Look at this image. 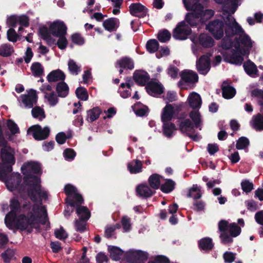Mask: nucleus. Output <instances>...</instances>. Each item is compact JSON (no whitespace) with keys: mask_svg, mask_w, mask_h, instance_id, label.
<instances>
[{"mask_svg":"<svg viewBox=\"0 0 263 263\" xmlns=\"http://www.w3.org/2000/svg\"><path fill=\"white\" fill-rule=\"evenodd\" d=\"M24 186H27V193L30 199L33 202L37 201L36 194L41 195V179L40 177L32 174H27L23 177V183H21V179H18L15 184H12L8 188L11 191L15 189L20 192L24 191Z\"/></svg>","mask_w":263,"mask_h":263,"instance_id":"f257e3e1","label":"nucleus"},{"mask_svg":"<svg viewBox=\"0 0 263 263\" xmlns=\"http://www.w3.org/2000/svg\"><path fill=\"white\" fill-rule=\"evenodd\" d=\"M9 211L5 216L4 221L8 228H12V223L17 221V226L24 228L25 223L27 222V216L25 214L16 215L21 210V203L16 197H13L10 200Z\"/></svg>","mask_w":263,"mask_h":263,"instance_id":"f03ea898","label":"nucleus"},{"mask_svg":"<svg viewBox=\"0 0 263 263\" xmlns=\"http://www.w3.org/2000/svg\"><path fill=\"white\" fill-rule=\"evenodd\" d=\"M43 207H40L37 204H34L32 205V211L33 212H28L27 216V223H25V225H24V228L18 227L17 226V222L16 221L14 223H12V228H8L9 230H19L21 231H24L26 230L27 233L30 234L32 232V229L33 228H36L35 225L38 224L39 220L38 218L41 217L40 214L38 213V211Z\"/></svg>","mask_w":263,"mask_h":263,"instance_id":"7ed1b4c3","label":"nucleus"},{"mask_svg":"<svg viewBox=\"0 0 263 263\" xmlns=\"http://www.w3.org/2000/svg\"><path fill=\"white\" fill-rule=\"evenodd\" d=\"M185 8L187 11H191L186 14L184 20L185 23H187V25L190 27H197L199 21L200 22V17L201 14L198 12L200 11V8H202L201 4L200 3H194L193 5L189 6L187 4H185Z\"/></svg>","mask_w":263,"mask_h":263,"instance_id":"20e7f679","label":"nucleus"},{"mask_svg":"<svg viewBox=\"0 0 263 263\" xmlns=\"http://www.w3.org/2000/svg\"><path fill=\"white\" fill-rule=\"evenodd\" d=\"M224 24L222 20L215 19L206 25L205 29L217 40L222 38L224 32Z\"/></svg>","mask_w":263,"mask_h":263,"instance_id":"39448f33","label":"nucleus"},{"mask_svg":"<svg viewBox=\"0 0 263 263\" xmlns=\"http://www.w3.org/2000/svg\"><path fill=\"white\" fill-rule=\"evenodd\" d=\"M64 193L67 196L65 198L66 204L70 205V201L79 204L84 203V199L81 194L78 193L76 187L70 184H67L64 186Z\"/></svg>","mask_w":263,"mask_h":263,"instance_id":"423d86ee","label":"nucleus"},{"mask_svg":"<svg viewBox=\"0 0 263 263\" xmlns=\"http://www.w3.org/2000/svg\"><path fill=\"white\" fill-rule=\"evenodd\" d=\"M27 133L31 134L35 140L41 141L49 137L50 129L48 126L42 128L41 125L36 124L30 126L27 130Z\"/></svg>","mask_w":263,"mask_h":263,"instance_id":"0eeeda50","label":"nucleus"},{"mask_svg":"<svg viewBox=\"0 0 263 263\" xmlns=\"http://www.w3.org/2000/svg\"><path fill=\"white\" fill-rule=\"evenodd\" d=\"M224 22V33L225 34L230 35H235L241 32H243V29L237 23L235 18L229 13L226 16V19L223 21Z\"/></svg>","mask_w":263,"mask_h":263,"instance_id":"6e6552de","label":"nucleus"},{"mask_svg":"<svg viewBox=\"0 0 263 263\" xmlns=\"http://www.w3.org/2000/svg\"><path fill=\"white\" fill-rule=\"evenodd\" d=\"M191 33V27L186 24L185 21H182L179 23L174 29L173 36L177 40H184L186 39Z\"/></svg>","mask_w":263,"mask_h":263,"instance_id":"1a4fd4ad","label":"nucleus"},{"mask_svg":"<svg viewBox=\"0 0 263 263\" xmlns=\"http://www.w3.org/2000/svg\"><path fill=\"white\" fill-rule=\"evenodd\" d=\"M234 46L235 49H232L230 53L227 55L228 62L236 65H241L244 61L243 57L240 55L242 49L238 43L234 44Z\"/></svg>","mask_w":263,"mask_h":263,"instance_id":"9d476101","label":"nucleus"},{"mask_svg":"<svg viewBox=\"0 0 263 263\" xmlns=\"http://www.w3.org/2000/svg\"><path fill=\"white\" fill-rule=\"evenodd\" d=\"M48 29L50 34L55 37L67 34V26L62 21H54Z\"/></svg>","mask_w":263,"mask_h":263,"instance_id":"9b49d317","label":"nucleus"},{"mask_svg":"<svg viewBox=\"0 0 263 263\" xmlns=\"http://www.w3.org/2000/svg\"><path fill=\"white\" fill-rule=\"evenodd\" d=\"M129 11L132 15L139 18H143L148 15V9L140 3L131 4L129 6Z\"/></svg>","mask_w":263,"mask_h":263,"instance_id":"f8f14e48","label":"nucleus"},{"mask_svg":"<svg viewBox=\"0 0 263 263\" xmlns=\"http://www.w3.org/2000/svg\"><path fill=\"white\" fill-rule=\"evenodd\" d=\"M22 103L26 107L32 108L34 104L37 103V96L35 90L31 89L28 91V94L22 95L21 96Z\"/></svg>","mask_w":263,"mask_h":263,"instance_id":"ddd939ff","label":"nucleus"},{"mask_svg":"<svg viewBox=\"0 0 263 263\" xmlns=\"http://www.w3.org/2000/svg\"><path fill=\"white\" fill-rule=\"evenodd\" d=\"M83 203L79 204L70 201V206L76 208V213L80 219L88 220L90 217V212L86 206H82Z\"/></svg>","mask_w":263,"mask_h":263,"instance_id":"4468645a","label":"nucleus"},{"mask_svg":"<svg viewBox=\"0 0 263 263\" xmlns=\"http://www.w3.org/2000/svg\"><path fill=\"white\" fill-rule=\"evenodd\" d=\"M196 67L200 74L206 75L211 68L209 58L205 55L201 56L196 62Z\"/></svg>","mask_w":263,"mask_h":263,"instance_id":"2eb2a0df","label":"nucleus"},{"mask_svg":"<svg viewBox=\"0 0 263 263\" xmlns=\"http://www.w3.org/2000/svg\"><path fill=\"white\" fill-rule=\"evenodd\" d=\"M147 92L151 96L156 97L163 93V86L154 81L148 82L145 86Z\"/></svg>","mask_w":263,"mask_h":263,"instance_id":"dca6fc26","label":"nucleus"},{"mask_svg":"<svg viewBox=\"0 0 263 263\" xmlns=\"http://www.w3.org/2000/svg\"><path fill=\"white\" fill-rule=\"evenodd\" d=\"M127 256L130 261L139 263H145L148 259L147 253L141 250L129 252Z\"/></svg>","mask_w":263,"mask_h":263,"instance_id":"f3484780","label":"nucleus"},{"mask_svg":"<svg viewBox=\"0 0 263 263\" xmlns=\"http://www.w3.org/2000/svg\"><path fill=\"white\" fill-rule=\"evenodd\" d=\"M181 79L186 83L195 84L198 81V76L195 72L185 69L180 73Z\"/></svg>","mask_w":263,"mask_h":263,"instance_id":"a211bd4d","label":"nucleus"},{"mask_svg":"<svg viewBox=\"0 0 263 263\" xmlns=\"http://www.w3.org/2000/svg\"><path fill=\"white\" fill-rule=\"evenodd\" d=\"M21 169L25 176L28 174L26 172L28 171L31 172L35 174L42 173L41 164L36 162H29L25 163L22 166Z\"/></svg>","mask_w":263,"mask_h":263,"instance_id":"6ab92c4d","label":"nucleus"},{"mask_svg":"<svg viewBox=\"0 0 263 263\" xmlns=\"http://www.w3.org/2000/svg\"><path fill=\"white\" fill-rule=\"evenodd\" d=\"M133 79L136 84L140 86H145L150 79L148 73L144 71H135L133 74Z\"/></svg>","mask_w":263,"mask_h":263,"instance_id":"aec40b11","label":"nucleus"},{"mask_svg":"<svg viewBox=\"0 0 263 263\" xmlns=\"http://www.w3.org/2000/svg\"><path fill=\"white\" fill-rule=\"evenodd\" d=\"M11 149L12 148L10 146L2 147L1 149V159L2 161L5 164L13 165L15 162L14 155L8 151V150Z\"/></svg>","mask_w":263,"mask_h":263,"instance_id":"412c9836","label":"nucleus"},{"mask_svg":"<svg viewBox=\"0 0 263 263\" xmlns=\"http://www.w3.org/2000/svg\"><path fill=\"white\" fill-rule=\"evenodd\" d=\"M136 193L140 197L147 198L152 197L156 192L153 191L147 184H141L137 186Z\"/></svg>","mask_w":263,"mask_h":263,"instance_id":"4be33fe9","label":"nucleus"},{"mask_svg":"<svg viewBox=\"0 0 263 263\" xmlns=\"http://www.w3.org/2000/svg\"><path fill=\"white\" fill-rule=\"evenodd\" d=\"M174 114V107L172 104L167 103L162 109L161 116V121L166 122V121H171Z\"/></svg>","mask_w":263,"mask_h":263,"instance_id":"5701e85b","label":"nucleus"},{"mask_svg":"<svg viewBox=\"0 0 263 263\" xmlns=\"http://www.w3.org/2000/svg\"><path fill=\"white\" fill-rule=\"evenodd\" d=\"M119 20L116 17H110L104 21L103 26L104 29L109 31H116L119 27Z\"/></svg>","mask_w":263,"mask_h":263,"instance_id":"b1692460","label":"nucleus"},{"mask_svg":"<svg viewBox=\"0 0 263 263\" xmlns=\"http://www.w3.org/2000/svg\"><path fill=\"white\" fill-rule=\"evenodd\" d=\"M190 106L194 109H199L202 104L200 96L196 92H192L187 99Z\"/></svg>","mask_w":263,"mask_h":263,"instance_id":"393cba45","label":"nucleus"},{"mask_svg":"<svg viewBox=\"0 0 263 263\" xmlns=\"http://www.w3.org/2000/svg\"><path fill=\"white\" fill-rule=\"evenodd\" d=\"M236 34L239 36V37H236L235 38V44L238 43L240 46V44H241L244 47L249 48V49L252 48V43L251 39L247 34L245 33L244 31L243 32Z\"/></svg>","mask_w":263,"mask_h":263,"instance_id":"a878e982","label":"nucleus"},{"mask_svg":"<svg viewBox=\"0 0 263 263\" xmlns=\"http://www.w3.org/2000/svg\"><path fill=\"white\" fill-rule=\"evenodd\" d=\"M222 96L226 99L233 98L236 94V89L230 86L226 81H224L221 86Z\"/></svg>","mask_w":263,"mask_h":263,"instance_id":"bb28decb","label":"nucleus"},{"mask_svg":"<svg viewBox=\"0 0 263 263\" xmlns=\"http://www.w3.org/2000/svg\"><path fill=\"white\" fill-rule=\"evenodd\" d=\"M65 78V73L59 69L51 71L47 77V80L50 83L59 81H64Z\"/></svg>","mask_w":263,"mask_h":263,"instance_id":"cd10ccee","label":"nucleus"},{"mask_svg":"<svg viewBox=\"0 0 263 263\" xmlns=\"http://www.w3.org/2000/svg\"><path fill=\"white\" fill-rule=\"evenodd\" d=\"M195 126L190 119H186L181 121L179 124V130L183 134L194 132Z\"/></svg>","mask_w":263,"mask_h":263,"instance_id":"c85d7f7f","label":"nucleus"},{"mask_svg":"<svg viewBox=\"0 0 263 263\" xmlns=\"http://www.w3.org/2000/svg\"><path fill=\"white\" fill-rule=\"evenodd\" d=\"M39 33L43 39L46 41V43L49 46L56 45L55 40L51 37V34L48 28L46 26H44L40 28Z\"/></svg>","mask_w":263,"mask_h":263,"instance_id":"c756f323","label":"nucleus"},{"mask_svg":"<svg viewBox=\"0 0 263 263\" xmlns=\"http://www.w3.org/2000/svg\"><path fill=\"white\" fill-rule=\"evenodd\" d=\"M115 66L116 67H119L121 68L132 70L134 68V64L130 58L123 57L117 61Z\"/></svg>","mask_w":263,"mask_h":263,"instance_id":"7c9ffc66","label":"nucleus"},{"mask_svg":"<svg viewBox=\"0 0 263 263\" xmlns=\"http://www.w3.org/2000/svg\"><path fill=\"white\" fill-rule=\"evenodd\" d=\"M108 251L110 253L111 259L115 261L121 259L124 253V251L121 249L114 246H108Z\"/></svg>","mask_w":263,"mask_h":263,"instance_id":"2f4dec72","label":"nucleus"},{"mask_svg":"<svg viewBox=\"0 0 263 263\" xmlns=\"http://www.w3.org/2000/svg\"><path fill=\"white\" fill-rule=\"evenodd\" d=\"M199 248L201 250L210 251L214 247V244L212 238L210 237H204L200 239L198 242Z\"/></svg>","mask_w":263,"mask_h":263,"instance_id":"473e14b6","label":"nucleus"},{"mask_svg":"<svg viewBox=\"0 0 263 263\" xmlns=\"http://www.w3.org/2000/svg\"><path fill=\"white\" fill-rule=\"evenodd\" d=\"M142 163L141 161L133 160L127 164V168L131 174H137L142 172Z\"/></svg>","mask_w":263,"mask_h":263,"instance_id":"72a5a7b5","label":"nucleus"},{"mask_svg":"<svg viewBox=\"0 0 263 263\" xmlns=\"http://www.w3.org/2000/svg\"><path fill=\"white\" fill-rule=\"evenodd\" d=\"M56 91L58 97L65 98L68 95L69 87L64 81H61L57 85Z\"/></svg>","mask_w":263,"mask_h":263,"instance_id":"f704fd0d","label":"nucleus"},{"mask_svg":"<svg viewBox=\"0 0 263 263\" xmlns=\"http://www.w3.org/2000/svg\"><path fill=\"white\" fill-rule=\"evenodd\" d=\"M199 44L204 48H211L214 45L213 38L206 34H201L199 37Z\"/></svg>","mask_w":263,"mask_h":263,"instance_id":"c9c22d12","label":"nucleus"},{"mask_svg":"<svg viewBox=\"0 0 263 263\" xmlns=\"http://www.w3.org/2000/svg\"><path fill=\"white\" fill-rule=\"evenodd\" d=\"M162 129L163 135L167 138H171L173 136V133L174 130H177V128L174 123L170 121L162 122Z\"/></svg>","mask_w":263,"mask_h":263,"instance_id":"e433bc0d","label":"nucleus"},{"mask_svg":"<svg viewBox=\"0 0 263 263\" xmlns=\"http://www.w3.org/2000/svg\"><path fill=\"white\" fill-rule=\"evenodd\" d=\"M176 182L171 179H166L164 183L160 185V190L164 193L168 194L175 188Z\"/></svg>","mask_w":263,"mask_h":263,"instance_id":"4c0bfd02","label":"nucleus"},{"mask_svg":"<svg viewBox=\"0 0 263 263\" xmlns=\"http://www.w3.org/2000/svg\"><path fill=\"white\" fill-rule=\"evenodd\" d=\"M243 67L245 72L250 76L257 74L258 72L256 65L250 60L243 63Z\"/></svg>","mask_w":263,"mask_h":263,"instance_id":"58836bf2","label":"nucleus"},{"mask_svg":"<svg viewBox=\"0 0 263 263\" xmlns=\"http://www.w3.org/2000/svg\"><path fill=\"white\" fill-rule=\"evenodd\" d=\"M87 120L88 122L91 123L99 118L100 114L102 113V110L100 107H96L87 110Z\"/></svg>","mask_w":263,"mask_h":263,"instance_id":"ea45409f","label":"nucleus"},{"mask_svg":"<svg viewBox=\"0 0 263 263\" xmlns=\"http://www.w3.org/2000/svg\"><path fill=\"white\" fill-rule=\"evenodd\" d=\"M202 8H200V11L198 12L201 14L200 22L201 23H204L209 19H210L215 13L214 10L212 9H204L203 5L201 4Z\"/></svg>","mask_w":263,"mask_h":263,"instance_id":"a19ab883","label":"nucleus"},{"mask_svg":"<svg viewBox=\"0 0 263 263\" xmlns=\"http://www.w3.org/2000/svg\"><path fill=\"white\" fill-rule=\"evenodd\" d=\"M160 176L158 174H153L148 179L149 186L154 190H157L160 187Z\"/></svg>","mask_w":263,"mask_h":263,"instance_id":"79ce46f5","label":"nucleus"},{"mask_svg":"<svg viewBox=\"0 0 263 263\" xmlns=\"http://www.w3.org/2000/svg\"><path fill=\"white\" fill-rule=\"evenodd\" d=\"M252 126L257 131L263 130V116L258 114L253 116L252 119Z\"/></svg>","mask_w":263,"mask_h":263,"instance_id":"37998d69","label":"nucleus"},{"mask_svg":"<svg viewBox=\"0 0 263 263\" xmlns=\"http://www.w3.org/2000/svg\"><path fill=\"white\" fill-rule=\"evenodd\" d=\"M30 70L35 77H40L44 73V67L39 62L33 63Z\"/></svg>","mask_w":263,"mask_h":263,"instance_id":"c03bdc74","label":"nucleus"},{"mask_svg":"<svg viewBox=\"0 0 263 263\" xmlns=\"http://www.w3.org/2000/svg\"><path fill=\"white\" fill-rule=\"evenodd\" d=\"M13 52V47L9 44H5L0 46V55L2 57H9Z\"/></svg>","mask_w":263,"mask_h":263,"instance_id":"a18cd8bd","label":"nucleus"},{"mask_svg":"<svg viewBox=\"0 0 263 263\" xmlns=\"http://www.w3.org/2000/svg\"><path fill=\"white\" fill-rule=\"evenodd\" d=\"M142 104L140 102H137L133 106V109L136 115L139 117H143L145 116L148 110V108L146 106H143L141 107Z\"/></svg>","mask_w":263,"mask_h":263,"instance_id":"49530a36","label":"nucleus"},{"mask_svg":"<svg viewBox=\"0 0 263 263\" xmlns=\"http://www.w3.org/2000/svg\"><path fill=\"white\" fill-rule=\"evenodd\" d=\"M12 165L9 164H6L0 167V180L4 181L8 174L12 171Z\"/></svg>","mask_w":263,"mask_h":263,"instance_id":"de8ad7c7","label":"nucleus"},{"mask_svg":"<svg viewBox=\"0 0 263 263\" xmlns=\"http://www.w3.org/2000/svg\"><path fill=\"white\" fill-rule=\"evenodd\" d=\"M189 117L192 119L196 128H198L201 123V115L199 110H192L189 114Z\"/></svg>","mask_w":263,"mask_h":263,"instance_id":"09e8293b","label":"nucleus"},{"mask_svg":"<svg viewBox=\"0 0 263 263\" xmlns=\"http://www.w3.org/2000/svg\"><path fill=\"white\" fill-rule=\"evenodd\" d=\"M234 35L226 34V36L221 40V47L223 49L228 50L232 48L233 45L232 37Z\"/></svg>","mask_w":263,"mask_h":263,"instance_id":"8fccbe9b","label":"nucleus"},{"mask_svg":"<svg viewBox=\"0 0 263 263\" xmlns=\"http://www.w3.org/2000/svg\"><path fill=\"white\" fill-rule=\"evenodd\" d=\"M159 47V44L156 39H151L147 42L146 48L149 53H154Z\"/></svg>","mask_w":263,"mask_h":263,"instance_id":"3c124183","label":"nucleus"},{"mask_svg":"<svg viewBox=\"0 0 263 263\" xmlns=\"http://www.w3.org/2000/svg\"><path fill=\"white\" fill-rule=\"evenodd\" d=\"M68 70L70 73L77 75L81 71V66L77 64L76 62L72 59H69L68 63Z\"/></svg>","mask_w":263,"mask_h":263,"instance_id":"603ef678","label":"nucleus"},{"mask_svg":"<svg viewBox=\"0 0 263 263\" xmlns=\"http://www.w3.org/2000/svg\"><path fill=\"white\" fill-rule=\"evenodd\" d=\"M15 255V252L11 249H7L1 254V257L5 263H9L13 258Z\"/></svg>","mask_w":263,"mask_h":263,"instance_id":"864d4df0","label":"nucleus"},{"mask_svg":"<svg viewBox=\"0 0 263 263\" xmlns=\"http://www.w3.org/2000/svg\"><path fill=\"white\" fill-rule=\"evenodd\" d=\"M250 144L249 140L246 137H240L236 141V148L237 149H245Z\"/></svg>","mask_w":263,"mask_h":263,"instance_id":"5fc2aeb1","label":"nucleus"},{"mask_svg":"<svg viewBox=\"0 0 263 263\" xmlns=\"http://www.w3.org/2000/svg\"><path fill=\"white\" fill-rule=\"evenodd\" d=\"M76 95L78 99L82 101H86L88 99L87 89L83 87H79L76 90Z\"/></svg>","mask_w":263,"mask_h":263,"instance_id":"6e6d98bb","label":"nucleus"},{"mask_svg":"<svg viewBox=\"0 0 263 263\" xmlns=\"http://www.w3.org/2000/svg\"><path fill=\"white\" fill-rule=\"evenodd\" d=\"M241 228L236 223L233 222L229 224V233L233 237L238 236L241 233Z\"/></svg>","mask_w":263,"mask_h":263,"instance_id":"4d7b16f0","label":"nucleus"},{"mask_svg":"<svg viewBox=\"0 0 263 263\" xmlns=\"http://www.w3.org/2000/svg\"><path fill=\"white\" fill-rule=\"evenodd\" d=\"M171 37V33L166 29L159 31L157 36L159 41L162 43L167 42L170 40Z\"/></svg>","mask_w":263,"mask_h":263,"instance_id":"13d9d810","label":"nucleus"},{"mask_svg":"<svg viewBox=\"0 0 263 263\" xmlns=\"http://www.w3.org/2000/svg\"><path fill=\"white\" fill-rule=\"evenodd\" d=\"M87 220L82 219H76L74 223V228L77 231L83 233L86 230V221Z\"/></svg>","mask_w":263,"mask_h":263,"instance_id":"bf43d9fd","label":"nucleus"},{"mask_svg":"<svg viewBox=\"0 0 263 263\" xmlns=\"http://www.w3.org/2000/svg\"><path fill=\"white\" fill-rule=\"evenodd\" d=\"M71 39L72 42L76 45L81 46L85 43L84 39L81 36L80 33H75L71 35Z\"/></svg>","mask_w":263,"mask_h":263,"instance_id":"052dcab7","label":"nucleus"},{"mask_svg":"<svg viewBox=\"0 0 263 263\" xmlns=\"http://www.w3.org/2000/svg\"><path fill=\"white\" fill-rule=\"evenodd\" d=\"M65 35H62L58 36L59 39L56 43V45L58 46V48L61 50L65 49L68 45V41Z\"/></svg>","mask_w":263,"mask_h":263,"instance_id":"680f3d73","label":"nucleus"},{"mask_svg":"<svg viewBox=\"0 0 263 263\" xmlns=\"http://www.w3.org/2000/svg\"><path fill=\"white\" fill-rule=\"evenodd\" d=\"M187 196L188 197H192L195 200H197L201 198V194L200 192V190H198V192H197V186L195 187L194 185L193 187L189 190Z\"/></svg>","mask_w":263,"mask_h":263,"instance_id":"e2e57ef3","label":"nucleus"},{"mask_svg":"<svg viewBox=\"0 0 263 263\" xmlns=\"http://www.w3.org/2000/svg\"><path fill=\"white\" fill-rule=\"evenodd\" d=\"M7 36L9 41L15 43L17 41L19 35L13 28H10L7 30Z\"/></svg>","mask_w":263,"mask_h":263,"instance_id":"0e129e2a","label":"nucleus"},{"mask_svg":"<svg viewBox=\"0 0 263 263\" xmlns=\"http://www.w3.org/2000/svg\"><path fill=\"white\" fill-rule=\"evenodd\" d=\"M7 126L13 135L20 133V130L17 124L12 120L9 119L7 121Z\"/></svg>","mask_w":263,"mask_h":263,"instance_id":"69168bd1","label":"nucleus"},{"mask_svg":"<svg viewBox=\"0 0 263 263\" xmlns=\"http://www.w3.org/2000/svg\"><path fill=\"white\" fill-rule=\"evenodd\" d=\"M241 186L243 191L247 193L250 192L253 189V184L248 180H242Z\"/></svg>","mask_w":263,"mask_h":263,"instance_id":"338daca9","label":"nucleus"},{"mask_svg":"<svg viewBox=\"0 0 263 263\" xmlns=\"http://www.w3.org/2000/svg\"><path fill=\"white\" fill-rule=\"evenodd\" d=\"M252 95L259 98L258 104L260 106H263V90L255 89L252 91Z\"/></svg>","mask_w":263,"mask_h":263,"instance_id":"774afa93","label":"nucleus"}]
</instances>
